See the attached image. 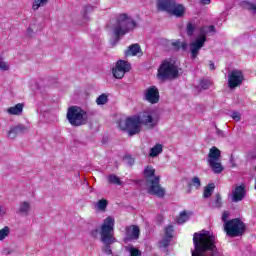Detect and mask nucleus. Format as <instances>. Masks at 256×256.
Returning <instances> with one entry per match:
<instances>
[{"label": "nucleus", "instance_id": "f257e3e1", "mask_svg": "<svg viewBox=\"0 0 256 256\" xmlns=\"http://www.w3.org/2000/svg\"><path fill=\"white\" fill-rule=\"evenodd\" d=\"M193 245L192 256H217V237L210 231L195 232Z\"/></svg>", "mask_w": 256, "mask_h": 256}, {"label": "nucleus", "instance_id": "f03ea898", "mask_svg": "<svg viewBox=\"0 0 256 256\" xmlns=\"http://www.w3.org/2000/svg\"><path fill=\"white\" fill-rule=\"evenodd\" d=\"M141 123L148 125L149 129H154L157 126V120L153 119V116L148 113L142 115V119L139 116H131L126 118L125 123L118 122V126L122 131H127L129 137L141 133Z\"/></svg>", "mask_w": 256, "mask_h": 256}, {"label": "nucleus", "instance_id": "7ed1b4c3", "mask_svg": "<svg viewBox=\"0 0 256 256\" xmlns=\"http://www.w3.org/2000/svg\"><path fill=\"white\" fill-rule=\"evenodd\" d=\"M100 241L104 244L102 251L106 255H113L111 245L117 242L115 238V219L108 216L104 219L100 227Z\"/></svg>", "mask_w": 256, "mask_h": 256}, {"label": "nucleus", "instance_id": "20e7f679", "mask_svg": "<svg viewBox=\"0 0 256 256\" xmlns=\"http://www.w3.org/2000/svg\"><path fill=\"white\" fill-rule=\"evenodd\" d=\"M143 175L149 195L165 197V188L161 187V177L155 175V169L153 166H146L144 168Z\"/></svg>", "mask_w": 256, "mask_h": 256}, {"label": "nucleus", "instance_id": "39448f33", "mask_svg": "<svg viewBox=\"0 0 256 256\" xmlns=\"http://www.w3.org/2000/svg\"><path fill=\"white\" fill-rule=\"evenodd\" d=\"M137 27V22L133 18L127 16V14H120L117 18V23L113 28L115 40L112 45H117L121 38L130 31H133Z\"/></svg>", "mask_w": 256, "mask_h": 256}, {"label": "nucleus", "instance_id": "423d86ee", "mask_svg": "<svg viewBox=\"0 0 256 256\" xmlns=\"http://www.w3.org/2000/svg\"><path fill=\"white\" fill-rule=\"evenodd\" d=\"M158 79L166 81L167 79H177L179 77V66L173 59H165L158 68Z\"/></svg>", "mask_w": 256, "mask_h": 256}, {"label": "nucleus", "instance_id": "0eeeda50", "mask_svg": "<svg viewBox=\"0 0 256 256\" xmlns=\"http://www.w3.org/2000/svg\"><path fill=\"white\" fill-rule=\"evenodd\" d=\"M157 9L158 11H165L166 13H169V15H173V17H177L178 19L184 17L186 11L183 4H177L175 0H158Z\"/></svg>", "mask_w": 256, "mask_h": 256}, {"label": "nucleus", "instance_id": "6e6552de", "mask_svg": "<svg viewBox=\"0 0 256 256\" xmlns=\"http://www.w3.org/2000/svg\"><path fill=\"white\" fill-rule=\"evenodd\" d=\"M66 119L72 127H81V125H86L88 121L87 111L78 106H71L67 110Z\"/></svg>", "mask_w": 256, "mask_h": 256}, {"label": "nucleus", "instance_id": "1a4fd4ad", "mask_svg": "<svg viewBox=\"0 0 256 256\" xmlns=\"http://www.w3.org/2000/svg\"><path fill=\"white\" fill-rule=\"evenodd\" d=\"M224 230L228 237H241L247 231V225L240 218H233L224 224Z\"/></svg>", "mask_w": 256, "mask_h": 256}, {"label": "nucleus", "instance_id": "9d476101", "mask_svg": "<svg viewBox=\"0 0 256 256\" xmlns=\"http://www.w3.org/2000/svg\"><path fill=\"white\" fill-rule=\"evenodd\" d=\"M207 43V34L203 29L200 30V35L190 43L191 59H197L199 52L203 49V46Z\"/></svg>", "mask_w": 256, "mask_h": 256}, {"label": "nucleus", "instance_id": "9b49d317", "mask_svg": "<svg viewBox=\"0 0 256 256\" xmlns=\"http://www.w3.org/2000/svg\"><path fill=\"white\" fill-rule=\"evenodd\" d=\"M245 79V75H243V71L239 69H234L230 73H228V87L229 89H237V87H241L243 85V80Z\"/></svg>", "mask_w": 256, "mask_h": 256}, {"label": "nucleus", "instance_id": "f8f14e48", "mask_svg": "<svg viewBox=\"0 0 256 256\" xmlns=\"http://www.w3.org/2000/svg\"><path fill=\"white\" fill-rule=\"evenodd\" d=\"M131 71V63L126 60H118L114 68H112V74L115 79H123L125 73Z\"/></svg>", "mask_w": 256, "mask_h": 256}, {"label": "nucleus", "instance_id": "ddd939ff", "mask_svg": "<svg viewBox=\"0 0 256 256\" xmlns=\"http://www.w3.org/2000/svg\"><path fill=\"white\" fill-rule=\"evenodd\" d=\"M125 238L124 241L127 243L129 241H137L141 235V229L137 225H130L125 228Z\"/></svg>", "mask_w": 256, "mask_h": 256}, {"label": "nucleus", "instance_id": "4468645a", "mask_svg": "<svg viewBox=\"0 0 256 256\" xmlns=\"http://www.w3.org/2000/svg\"><path fill=\"white\" fill-rule=\"evenodd\" d=\"M145 101H148V103H151V105H155L159 103V89H157L155 86H150L144 94Z\"/></svg>", "mask_w": 256, "mask_h": 256}, {"label": "nucleus", "instance_id": "2eb2a0df", "mask_svg": "<svg viewBox=\"0 0 256 256\" xmlns=\"http://www.w3.org/2000/svg\"><path fill=\"white\" fill-rule=\"evenodd\" d=\"M245 195H247V188L245 185L236 186V188L232 191V202L239 203V201H243L245 199Z\"/></svg>", "mask_w": 256, "mask_h": 256}, {"label": "nucleus", "instance_id": "dca6fc26", "mask_svg": "<svg viewBox=\"0 0 256 256\" xmlns=\"http://www.w3.org/2000/svg\"><path fill=\"white\" fill-rule=\"evenodd\" d=\"M25 131H27V127H25L23 125H17L8 131V137H10V139H15V137H17V135H21Z\"/></svg>", "mask_w": 256, "mask_h": 256}, {"label": "nucleus", "instance_id": "f3484780", "mask_svg": "<svg viewBox=\"0 0 256 256\" xmlns=\"http://www.w3.org/2000/svg\"><path fill=\"white\" fill-rule=\"evenodd\" d=\"M221 159V150L219 148L213 146L210 148L208 153V162L210 161H220Z\"/></svg>", "mask_w": 256, "mask_h": 256}, {"label": "nucleus", "instance_id": "a211bd4d", "mask_svg": "<svg viewBox=\"0 0 256 256\" xmlns=\"http://www.w3.org/2000/svg\"><path fill=\"white\" fill-rule=\"evenodd\" d=\"M171 47L174 51H187L189 44H187V41L181 42L179 39H177L171 43Z\"/></svg>", "mask_w": 256, "mask_h": 256}, {"label": "nucleus", "instance_id": "6ab92c4d", "mask_svg": "<svg viewBox=\"0 0 256 256\" xmlns=\"http://www.w3.org/2000/svg\"><path fill=\"white\" fill-rule=\"evenodd\" d=\"M25 107L24 103H18L15 106L7 108L8 115H21L23 113V109Z\"/></svg>", "mask_w": 256, "mask_h": 256}, {"label": "nucleus", "instance_id": "aec40b11", "mask_svg": "<svg viewBox=\"0 0 256 256\" xmlns=\"http://www.w3.org/2000/svg\"><path fill=\"white\" fill-rule=\"evenodd\" d=\"M138 53H141V46L139 44H132L125 52L126 57H135Z\"/></svg>", "mask_w": 256, "mask_h": 256}, {"label": "nucleus", "instance_id": "412c9836", "mask_svg": "<svg viewBox=\"0 0 256 256\" xmlns=\"http://www.w3.org/2000/svg\"><path fill=\"white\" fill-rule=\"evenodd\" d=\"M191 215H193V212L184 210L180 212L179 216L176 218V221L181 225L183 223H186V221H189Z\"/></svg>", "mask_w": 256, "mask_h": 256}, {"label": "nucleus", "instance_id": "4be33fe9", "mask_svg": "<svg viewBox=\"0 0 256 256\" xmlns=\"http://www.w3.org/2000/svg\"><path fill=\"white\" fill-rule=\"evenodd\" d=\"M208 163L213 173H216V174L223 173V165H221L220 160H212Z\"/></svg>", "mask_w": 256, "mask_h": 256}, {"label": "nucleus", "instance_id": "5701e85b", "mask_svg": "<svg viewBox=\"0 0 256 256\" xmlns=\"http://www.w3.org/2000/svg\"><path fill=\"white\" fill-rule=\"evenodd\" d=\"M29 211H31V204H29V202L27 201H24L20 203L17 213H19V215H25V217H27V215H29Z\"/></svg>", "mask_w": 256, "mask_h": 256}, {"label": "nucleus", "instance_id": "b1692460", "mask_svg": "<svg viewBox=\"0 0 256 256\" xmlns=\"http://www.w3.org/2000/svg\"><path fill=\"white\" fill-rule=\"evenodd\" d=\"M163 153V145L156 144L150 149L149 157H157V155Z\"/></svg>", "mask_w": 256, "mask_h": 256}, {"label": "nucleus", "instance_id": "393cba45", "mask_svg": "<svg viewBox=\"0 0 256 256\" xmlns=\"http://www.w3.org/2000/svg\"><path fill=\"white\" fill-rule=\"evenodd\" d=\"M213 191H215V184L210 183L204 188L203 197L204 199H209L211 195H213Z\"/></svg>", "mask_w": 256, "mask_h": 256}, {"label": "nucleus", "instance_id": "a878e982", "mask_svg": "<svg viewBox=\"0 0 256 256\" xmlns=\"http://www.w3.org/2000/svg\"><path fill=\"white\" fill-rule=\"evenodd\" d=\"M197 29V24L193 22H188L186 25V34L188 37H193L195 35V31Z\"/></svg>", "mask_w": 256, "mask_h": 256}, {"label": "nucleus", "instance_id": "bb28decb", "mask_svg": "<svg viewBox=\"0 0 256 256\" xmlns=\"http://www.w3.org/2000/svg\"><path fill=\"white\" fill-rule=\"evenodd\" d=\"M241 7L243 9H246L247 11H253V13H256V4L251 3L249 1H243L241 2Z\"/></svg>", "mask_w": 256, "mask_h": 256}, {"label": "nucleus", "instance_id": "cd10ccee", "mask_svg": "<svg viewBox=\"0 0 256 256\" xmlns=\"http://www.w3.org/2000/svg\"><path fill=\"white\" fill-rule=\"evenodd\" d=\"M126 251H128L130 256H141L142 252L139 250V248H135V246H126Z\"/></svg>", "mask_w": 256, "mask_h": 256}, {"label": "nucleus", "instance_id": "c85d7f7f", "mask_svg": "<svg viewBox=\"0 0 256 256\" xmlns=\"http://www.w3.org/2000/svg\"><path fill=\"white\" fill-rule=\"evenodd\" d=\"M213 205L214 207H216V209H221L223 207V198L221 197L220 193H217L215 195V200L213 201Z\"/></svg>", "mask_w": 256, "mask_h": 256}, {"label": "nucleus", "instance_id": "c756f323", "mask_svg": "<svg viewBox=\"0 0 256 256\" xmlns=\"http://www.w3.org/2000/svg\"><path fill=\"white\" fill-rule=\"evenodd\" d=\"M160 248L167 249L171 245V238L164 236L161 241L158 243Z\"/></svg>", "mask_w": 256, "mask_h": 256}, {"label": "nucleus", "instance_id": "7c9ffc66", "mask_svg": "<svg viewBox=\"0 0 256 256\" xmlns=\"http://www.w3.org/2000/svg\"><path fill=\"white\" fill-rule=\"evenodd\" d=\"M108 183L111 185H122L121 179L114 174L108 176Z\"/></svg>", "mask_w": 256, "mask_h": 256}, {"label": "nucleus", "instance_id": "2f4dec72", "mask_svg": "<svg viewBox=\"0 0 256 256\" xmlns=\"http://www.w3.org/2000/svg\"><path fill=\"white\" fill-rule=\"evenodd\" d=\"M48 1L49 0H34L32 8L34 9V11H37V9H39V7H45V5H47Z\"/></svg>", "mask_w": 256, "mask_h": 256}, {"label": "nucleus", "instance_id": "473e14b6", "mask_svg": "<svg viewBox=\"0 0 256 256\" xmlns=\"http://www.w3.org/2000/svg\"><path fill=\"white\" fill-rule=\"evenodd\" d=\"M107 205H109V201L107 199H101L98 201L96 207L99 211H105V209H107Z\"/></svg>", "mask_w": 256, "mask_h": 256}, {"label": "nucleus", "instance_id": "72a5a7b5", "mask_svg": "<svg viewBox=\"0 0 256 256\" xmlns=\"http://www.w3.org/2000/svg\"><path fill=\"white\" fill-rule=\"evenodd\" d=\"M109 101V96L107 94H101L97 99L96 103L97 105H105Z\"/></svg>", "mask_w": 256, "mask_h": 256}, {"label": "nucleus", "instance_id": "f704fd0d", "mask_svg": "<svg viewBox=\"0 0 256 256\" xmlns=\"http://www.w3.org/2000/svg\"><path fill=\"white\" fill-rule=\"evenodd\" d=\"M189 187H193L195 189H199L201 187V179L199 177L194 176L189 184Z\"/></svg>", "mask_w": 256, "mask_h": 256}, {"label": "nucleus", "instance_id": "c9c22d12", "mask_svg": "<svg viewBox=\"0 0 256 256\" xmlns=\"http://www.w3.org/2000/svg\"><path fill=\"white\" fill-rule=\"evenodd\" d=\"M9 233H11V231L7 226L0 229V241H4L5 238L9 237Z\"/></svg>", "mask_w": 256, "mask_h": 256}, {"label": "nucleus", "instance_id": "e433bc0d", "mask_svg": "<svg viewBox=\"0 0 256 256\" xmlns=\"http://www.w3.org/2000/svg\"><path fill=\"white\" fill-rule=\"evenodd\" d=\"M173 225H168L165 228V236L164 237H169V239H173Z\"/></svg>", "mask_w": 256, "mask_h": 256}, {"label": "nucleus", "instance_id": "4c0bfd02", "mask_svg": "<svg viewBox=\"0 0 256 256\" xmlns=\"http://www.w3.org/2000/svg\"><path fill=\"white\" fill-rule=\"evenodd\" d=\"M200 86L202 87V89H209V87H211V81L203 79L200 81Z\"/></svg>", "mask_w": 256, "mask_h": 256}, {"label": "nucleus", "instance_id": "58836bf2", "mask_svg": "<svg viewBox=\"0 0 256 256\" xmlns=\"http://www.w3.org/2000/svg\"><path fill=\"white\" fill-rule=\"evenodd\" d=\"M229 215H230L229 211H224L222 213V221H223L224 225H227V222L229 221L228 220L229 219Z\"/></svg>", "mask_w": 256, "mask_h": 256}, {"label": "nucleus", "instance_id": "ea45409f", "mask_svg": "<svg viewBox=\"0 0 256 256\" xmlns=\"http://www.w3.org/2000/svg\"><path fill=\"white\" fill-rule=\"evenodd\" d=\"M90 235L93 239H97L99 235H101V231H99V229H94L90 232Z\"/></svg>", "mask_w": 256, "mask_h": 256}, {"label": "nucleus", "instance_id": "a19ab883", "mask_svg": "<svg viewBox=\"0 0 256 256\" xmlns=\"http://www.w3.org/2000/svg\"><path fill=\"white\" fill-rule=\"evenodd\" d=\"M232 119H234V121H241V114H239V112H233Z\"/></svg>", "mask_w": 256, "mask_h": 256}, {"label": "nucleus", "instance_id": "79ce46f5", "mask_svg": "<svg viewBox=\"0 0 256 256\" xmlns=\"http://www.w3.org/2000/svg\"><path fill=\"white\" fill-rule=\"evenodd\" d=\"M0 69H2V71H9V65L5 62H0Z\"/></svg>", "mask_w": 256, "mask_h": 256}, {"label": "nucleus", "instance_id": "37998d69", "mask_svg": "<svg viewBox=\"0 0 256 256\" xmlns=\"http://www.w3.org/2000/svg\"><path fill=\"white\" fill-rule=\"evenodd\" d=\"M124 159L128 161L129 165H133V163H135V159H133L131 156H125Z\"/></svg>", "mask_w": 256, "mask_h": 256}, {"label": "nucleus", "instance_id": "c03bdc74", "mask_svg": "<svg viewBox=\"0 0 256 256\" xmlns=\"http://www.w3.org/2000/svg\"><path fill=\"white\" fill-rule=\"evenodd\" d=\"M209 69L210 71H215V63H213V61L209 62Z\"/></svg>", "mask_w": 256, "mask_h": 256}, {"label": "nucleus", "instance_id": "a18cd8bd", "mask_svg": "<svg viewBox=\"0 0 256 256\" xmlns=\"http://www.w3.org/2000/svg\"><path fill=\"white\" fill-rule=\"evenodd\" d=\"M202 5H210L211 0H201Z\"/></svg>", "mask_w": 256, "mask_h": 256}, {"label": "nucleus", "instance_id": "49530a36", "mask_svg": "<svg viewBox=\"0 0 256 256\" xmlns=\"http://www.w3.org/2000/svg\"><path fill=\"white\" fill-rule=\"evenodd\" d=\"M209 29H210L211 31H215V26L211 25V26H209Z\"/></svg>", "mask_w": 256, "mask_h": 256}, {"label": "nucleus", "instance_id": "de8ad7c7", "mask_svg": "<svg viewBox=\"0 0 256 256\" xmlns=\"http://www.w3.org/2000/svg\"><path fill=\"white\" fill-rule=\"evenodd\" d=\"M91 9H93V8L90 7V6H86V11H89V10H91Z\"/></svg>", "mask_w": 256, "mask_h": 256}, {"label": "nucleus", "instance_id": "09e8293b", "mask_svg": "<svg viewBox=\"0 0 256 256\" xmlns=\"http://www.w3.org/2000/svg\"><path fill=\"white\" fill-rule=\"evenodd\" d=\"M0 216H1V207H0Z\"/></svg>", "mask_w": 256, "mask_h": 256}]
</instances>
